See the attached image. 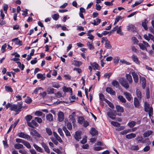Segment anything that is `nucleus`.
Here are the masks:
<instances>
[{
    "label": "nucleus",
    "mask_w": 154,
    "mask_h": 154,
    "mask_svg": "<svg viewBox=\"0 0 154 154\" xmlns=\"http://www.w3.org/2000/svg\"><path fill=\"white\" fill-rule=\"evenodd\" d=\"M22 104V102H20L17 104H12L11 108H10V109L11 111H14L16 112L15 115L18 114L19 113L18 112L21 111V109L23 107Z\"/></svg>",
    "instance_id": "f257e3e1"
},
{
    "label": "nucleus",
    "mask_w": 154,
    "mask_h": 154,
    "mask_svg": "<svg viewBox=\"0 0 154 154\" xmlns=\"http://www.w3.org/2000/svg\"><path fill=\"white\" fill-rule=\"evenodd\" d=\"M119 82L120 84L125 88L128 89L129 88V85L127 81H126L124 78H120L119 80Z\"/></svg>",
    "instance_id": "f03ea898"
},
{
    "label": "nucleus",
    "mask_w": 154,
    "mask_h": 154,
    "mask_svg": "<svg viewBox=\"0 0 154 154\" xmlns=\"http://www.w3.org/2000/svg\"><path fill=\"white\" fill-rule=\"evenodd\" d=\"M32 117L30 115H27L25 117V119L28 125L30 127L34 128L35 127L32 125L31 123H30V121L32 119Z\"/></svg>",
    "instance_id": "7ed1b4c3"
},
{
    "label": "nucleus",
    "mask_w": 154,
    "mask_h": 154,
    "mask_svg": "<svg viewBox=\"0 0 154 154\" xmlns=\"http://www.w3.org/2000/svg\"><path fill=\"white\" fill-rule=\"evenodd\" d=\"M18 136L20 137L26 139L27 140H31V137L28 134H25L23 132H20L18 133Z\"/></svg>",
    "instance_id": "20e7f679"
},
{
    "label": "nucleus",
    "mask_w": 154,
    "mask_h": 154,
    "mask_svg": "<svg viewBox=\"0 0 154 154\" xmlns=\"http://www.w3.org/2000/svg\"><path fill=\"white\" fill-rule=\"evenodd\" d=\"M64 118V115L63 113L61 112H59L58 114V120L59 122H61L63 120Z\"/></svg>",
    "instance_id": "39448f33"
},
{
    "label": "nucleus",
    "mask_w": 154,
    "mask_h": 154,
    "mask_svg": "<svg viewBox=\"0 0 154 154\" xmlns=\"http://www.w3.org/2000/svg\"><path fill=\"white\" fill-rule=\"evenodd\" d=\"M41 144L42 147L44 148L45 151L47 153H50V150L48 146L44 142H42Z\"/></svg>",
    "instance_id": "423d86ee"
},
{
    "label": "nucleus",
    "mask_w": 154,
    "mask_h": 154,
    "mask_svg": "<svg viewBox=\"0 0 154 154\" xmlns=\"http://www.w3.org/2000/svg\"><path fill=\"white\" fill-rule=\"evenodd\" d=\"M140 80L142 82V88L143 89H144L146 84V79L144 77H142L140 75Z\"/></svg>",
    "instance_id": "0eeeda50"
},
{
    "label": "nucleus",
    "mask_w": 154,
    "mask_h": 154,
    "mask_svg": "<svg viewBox=\"0 0 154 154\" xmlns=\"http://www.w3.org/2000/svg\"><path fill=\"white\" fill-rule=\"evenodd\" d=\"M131 74L133 77L134 82L136 83H137L139 79L138 76L135 72H132Z\"/></svg>",
    "instance_id": "6e6552de"
},
{
    "label": "nucleus",
    "mask_w": 154,
    "mask_h": 154,
    "mask_svg": "<svg viewBox=\"0 0 154 154\" xmlns=\"http://www.w3.org/2000/svg\"><path fill=\"white\" fill-rule=\"evenodd\" d=\"M106 91L108 93L112 95H115L116 94L115 92L110 87H107L106 88Z\"/></svg>",
    "instance_id": "1a4fd4ad"
},
{
    "label": "nucleus",
    "mask_w": 154,
    "mask_h": 154,
    "mask_svg": "<svg viewBox=\"0 0 154 154\" xmlns=\"http://www.w3.org/2000/svg\"><path fill=\"white\" fill-rule=\"evenodd\" d=\"M81 132L80 131H77L75 132L74 137L77 140L79 141L81 139Z\"/></svg>",
    "instance_id": "9d476101"
},
{
    "label": "nucleus",
    "mask_w": 154,
    "mask_h": 154,
    "mask_svg": "<svg viewBox=\"0 0 154 154\" xmlns=\"http://www.w3.org/2000/svg\"><path fill=\"white\" fill-rule=\"evenodd\" d=\"M33 146L38 152L41 153H43L44 152V151L42 149L38 146L36 144H33Z\"/></svg>",
    "instance_id": "9b49d317"
},
{
    "label": "nucleus",
    "mask_w": 154,
    "mask_h": 154,
    "mask_svg": "<svg viewBox=\"0 0 154 154\" xmlns=\"http://www.w3.org/2000/svg\"><path fill=\"white\" fill-rule=\"evenodd\" d=\"M131 58L132 59L133 61L136 63L137 64H140V62L139 61L137 56L133 55L132 56Z\"/></svg>",
    "instance_id": "f8f14e48"
},
{
    "label": "nucleus",
    "mask_w": 154,
    "mask_h": 154,
    "mask_svg": "<svg viewBox=\"0 0 154 154\" xmlns=\"http://www.w3.org/2000/svg\"><path fill=\"white\" fill-rule=\"evenodd\" d=\"M125 95L126 98L128 100H131L132 97L131 95L128 92H125L123 93Z\"/></svg>",
    "instance_id": "ddd939ff"
},
{
    "label": "nucleus",
    "mask_w": 154,
    "mask_h": 154,
    "mask_svg": "<svg viewBox=\"0 0 154 154\" xmlns=\"http://www.w3.org/2000/svg\"><path fill=\"white\" fill-rule=\"evenodd\" d=\"M90 133L92 136L97 135L98 134V131L95 129V128H92L90 131Z\"/></svg>",
    "instance_id": "4468645a"
},
{
    "label": "nucleus",
    "mask_w": 154,
    "mask_h": 154,
    "mask_svg": "<svg viewBox=\"0 0 154 154\" xmlns=\"http://www.w3.org/2000/svg\"><path fill=\"white\" fill-rule=\"evenodd\" d=\"M63 91L64 92H70L71 95H72V89L70 88H66L65 86L63 88Z\"/></svg>",
    "instance_id": "2eb2a0df"
},
{
    "label": "nucleus",
    "mask_w": 154,
    "mask_h": 154,
    "mask_svg": "<svg viewBox=\"0 0 154 154\" xmlns=\"http://www.w3.org/2000/svg\"><path fill=\"white\" fill-rule=\"evenodd\" d=\"M152 133V131H147L143 134V137H148Z\"/></svg>",
    "instance_id": "dca6fc26"
},
{
    "label": "nucleus",
    "mask_w": 154,
    "mask_h": 154,
    "mask_svg": "<svg viewBox=\"0 0 154 154\" xmlns=\"http://www.w3.org/2000/svg\"><path fill=\"white\" fill-rule=\"evenodd\" d=\"M53 134L54 137L56 138V140H58L60 143H62L63 142V141L60 137L58 136V135L55 132H53Z\"/></svg>",
    "instance_id": "f3484780"
},
{
    "label": "nucleus",
    "mask_w": 154,
    "mask_h": 154,
    "mask_svg": "<svg viewBox=\"0 0 154 154\" xmlns=\"http://www.w3.org/2000/svg\"><path fill=\"white\" fill-rule=\"evenodd\" d=\"M126 77L129 82V83L130 84H132L133 82L132 76L128 74L126 75Z\"/></svg>",
    "instance_id": "a211bd4d"
},
{
    "label": "nucleus",
    "mask_w": 154,
    "mask_h": 154,
    "mask_svg": "<svg viewBox=\"0 0 154 154\" xmlns=\"http://www.w3.org/2000/svg\"><path fill=\"white\" fill-rule=\"evenodd\" d=\"M116 108L117 112H124L123 108L119 105L116 106Z\"/></svg>",
    "instance_id": "6ab92c4d"
},
{
    "label": "nucleus",
    "mask_w": 154,
    "mask_h": 154,
    "mask_svg": "<svg viewBox=\"0 0 154 154\" xmlns=\"http://www.w3.org/2000/svg\"><path fill=\"white\" fill-rule=\"evenodd\" d=\"M148 23V21L146 19L144 20L143 21L142 23V26L143 27V28L145 30H146L148 29L147 26V24Z\"/></svg>",
    "instance_id": "aec40b11"
},
{
    "label": "nucleus",
    "mask_w": 154,
    "mask_h": 154,
    "mask_svg": "<svg viewBox=\"0 0 154 154\" xmlns=\"http://www.w3.org/2000/svg\"><path fill=\"white\" fill-rule=\"evenodd\" d=\"M136 135L134 133H131L126 135V137L127 139H131L136 137Z\"/></svg>",
    "instance_id": "412c9836"
},
{
    "label": "nucleus",
    "mask_w": 154,
    "mask_h": 154,
    "mask_svg": "<svg viewBox=\"0 0 154 154\" xmlns=\"http://www.w3.org/2000/svg\"><path fill=\"white\" fill-rule=\"evenodd\" d=\"M96 20L97 21V22H96V20H93V22H91V23L94 25H98L101 22V19L99 18H97Z\"/></svg>",
    "instance_id": "4be33fe9"
},
{
    "label": "nucleus",
    "mask_w": 154,
    "mask_h": 154,
    "mask_svg": "<svg viewBox=\"0 0 154 154\" xmlns=\"http://www.w3.org/2000/svg\"><path fill=\"white\" fill-rule=\"evenodd\" d=\"M45 75V74L43 75L41 73H38L37 74V77L38 79H41V80H43L45 78V77L44 76Z\"/></svg>",
    "instance_id": "5701e85b"
},
{
    "label": "nucleus",
    "mask_w": 154,
    "mask_h": 154,
    "mask_svg": "<svg viewBox=\"0 0 154 154\" xmlns=\"http://www.w3.org/2000/svg\"><path fill=\"white\" fill-rule=\"evenodd\" d=\"M105 47L107 49H111L112 46L111 45L110 42L108 40H106L105 43Z\"/></svg>",
    "instance_id": "b1692460"
},
{
    "label": "nucleus",
    "mask_w": 154,
    "mask_h": 154,
    "mask_svg": "<svg viewBox=\"0 0 154 154\" xmlns=\"http://www.w3.org/2000/svg\"><path fill=\"white\" fill-rule=\"evenodd\" d=\"M134 104L135 106L136 107H138L139 106V102L137 97L134 98Z\"/></svg>",
    "instance_id": "393cba45"
},
{
    "label": "nucleus",
    "mask_w": 154,
    "mask_h": 154,
    "mask_svg": "<svg viewBox=\"0 0 154 154\" xmlns=\"http://www.w3.org/2000/svg\"><path fill=\"white\" fill-rule=\"evenodd\" d=\"M63 130L65 133L66 135L67 136H70L71 134L67 130L65 126H63Z\"/></svg>",
    "instance_id": "a878e982"
},
{
    "label": "nucleus",
    "mask_w": 154,
    "mask_h": 154,
    "mask_svg": "<svg viewBox=\"0 0 154 154\" xmlns=\"http://www.w3.org/2000/svg\"><path fill=\"white\" fill-rule=\"evenodd\" d=\"M14 147L15 149H22L24 148L22 144L19 143L15 144L14 145Z\"/></svg>",
    "instance_id": "bb28decb"
},
{
    "label": "nucleus",
    "mask_w": 154,
    "mask_h": 154,
    "mask_svg": "<svg viewBox=\"0 0 154 154\" xmlns=\"http://www.w3.org/2000/svg\"><path fill=\"white\" fill-rule=\"evenodd\" d=\"M144 109L145 111L147 112L148 110L149 109V105L147 102H145L144 103Z\"/></svg>",
    "instance_id": "cd10ccee"
},
{
    "label": "nucleus",
    "mask_w": 154,
    "mask_h": 154,
    "mask_svg": "<svg viewBox=\"0 0 154 154\" xmlns=\"http://www.w3.org/2000/svg\"><path fill=\"white\" fill-rule=\"evenodd\" d=\"M107 114L108 116L111 119H114L115 118L113 116H115V115L112 111H109L107 112Z\"/></svg>",
    "instance_id": "c85d7f7f"
},
{
    "label": "nucleus",
    "mask_w": 154,
    "mask_h": 154,
    "mask_svg": "<svg viewBox=\"0 0 154 154\" xmlns=\"http://www.w3.org/2000/svg\"><path fill=\"white\" fill-rule=\"evenodd\" d=\"M136 95L139 99L140 100L142 98V94L140 90L137 89L136 90Z\"/></svg>",
    "instance_id": "c756f323"
},
{
    "label": "nucleus",
    "mask_w": 154,
    "mask_h": 154,
    "mask_svg": "<svg viewBox=\"0 0 154 154\" xmlns=\"http://www.w3.org/2000/svg\"><path fill=\"white\" fill-rule=\"evenodd\" d=\"M118 98L122 103H125L126 101V99L122 96L119 95L118 97Z\"/></svg>",
    "instance_id": "7c9ffc66"
},
{
    "label": "nucleus",
    "mask_w": 154,
    "mask_h": 154,
    "mask_svg": "<svg viewBox=\"0 0 154 154\" xmlns=\"http://www.w3.org/2000/svg\"><path fill=\"white\" fill-rule=\"evenodd\" d=\"M91 65L92 66L93 68L94 69H99L100 67L99 65L95 63H94L91 64Z\"/></svg>",
    "instance_id": "2f4dec72"
},
{
    "label": "nucleus",
    "mask_w": 154,
    "mask_h": 154,
    "mask_svg": "<svg viewBox=\"0 0 154 154\" xmlns=\"http://www.w3.org/2000/svg\"><path fill=\"white\" fill-rule=\"evenodd\" d=\"M105 101L106 103H107L108 104L109 106L111 108H112V109H113L115 108L113 104V103L111 102H110L109 100H108L106 99L105 100Z\"/></svg>",
    "instance_id": "473e14b6"
},
{
    "label": "nucleus",
    "mask_w": 154,
    "mask_h": 154,
    "mask_svg": "<svg viewBox=\"0 0 154 154\" xmlns=\"http://www.w3.org/2000/svg\"><path fill=\"white\" fill-rule=\"evenodd\" d=\"M46 117L47 120L49 121H52L53 119V116L51 114L47 115Z\"/></svg>",
    "instance_id": "72a5a7b5"
},
{
    "label": "nucleus",
    "mask_w": 154,
    "mask_h": 154,
    "mask_svg": "<svg viewBox=\"0 0 154 154\" xmlns=\"http://www.w3.org/2000/svg\"><path fill=\"white\" fill-rule=\"evenodd\" d=\"M15 41V43L17 45H22V41L18 39V38H15L12 39V41Z\"/></svg>",
    "instance_id": "f704fd0d"
},
{
    "label": "nucleus",
    "mask_w": 154,
    "mask_h": 154,
    "mask_svg": "<svg viewBox=\"0 0 154 154\" xmlns=\"http://www.w3.org/2000/svg\"><path fill=\"white\" fill-rule=\"evenodd\" d=\"M55 89L53 88H47V91L48 92V94H53L54 93V91Z\"/></svg>",
    "instance_id": "c9c22d12"
},
{
    "label": "nucleus",
    "mask_w": 154,
    "mask_h": 154,
    "mask_svg": "<svg viewBox=\"0 0 154 154\" xmlns=\"http://www.w3.org/2000/svg\"><path fill=\"white\" fill-rule=\"evenodd\" d=\"M16 63L19 68L21 69V70H23L25 67L24 65L23 64H21V63L19 61H17Z\"/></svg>",
    "instance_id": "e433bc0d"
},
{
    "label": "nucleus",
    "mask_w": 154,
    "mask_h": 154,
    "mask_svg": "<svg viewBox=\"0 0 154 154\" xmlns=\"http://www.w3.org/2000/svg\"><path fill=\"white\" fill-rule=\"evenodd\" d=\"M82 63L81 61H78L75 60L73 63L72 64L76 66H81Z\"/></svg>",
    "instance_id": "4c0bfd02"
},
{
    "label": "nucleus",
    "mask_w": 154,
    "mask_h": 154,
    "mask_svg": "<svg viewBox=\"0 0 154 154\" xmlns=\"http://www.w3.org/2000/svg\"><path fill=\"white\" fill-rule=\"evenodd\" d=\"M65 125L67 126V128L69 129V130H70L72 129V124L70 122H67V123H66Z\"/></svg>",
    "instance_id": "58836bf2"
},
{
    "label": "nucleus",
    "mask_w": 154,
    "mask_h": 154,
    "mask_svg": "<svg viewBox=\"0 0 154 154\" xmlns=\"http://www.w3.org/2000/svg\"><path fill=\"white\" fill-rule=\"evenodd\" d=\"M136 122L134 121H132L128 124V125L130 128H132L134 127L136 124Z\"/></svg>",
    "instance_id": "ea45409f"
},
{
    "label": "nucleus",
    "mask_w": 154,
    "mask_h": 154,
    "mask_svg": "<svg viewBox=\"0 0 154 154\" xmlns=\"http://www.w3.org/2000/svg\"><path fill=\"white\" fill-rule=\"evenodd\" d=\"M87 45L88 47V48L90 50H93L94 48V47L93 46L92 43H91L90 42H88L87 43Z\"/></svg>",
    "instance_id": "a19ab883"
},
{
    "label": "nucleus",
    "mask_w": 154,
    "mask_h": 154,
    "mask_svg": "<svg viewBox=\"0 0 154 154\" xmlns=\"http://www.w3.org/2000/svg\"><path fill=\"white\" fill-rule=\"evenodd\" d=\"M112 85L116 88H118L119 85V84L118 82L115 80H113L112 82Z\"/></svg>",
    "instance_id": "79ce46f5"
},
{
    "label": "nucleus",
    "mask_w": 154,
    "mask_h": 154,
    "mask_svg": "<svg viewBox=\"0 0 154 154\" xmlns=\"http://www.w3.org/2000/svg\"><path fill=\"white\" fill-rule=\"evenodd\" d=\"M23 144L28 149H30L31 148V146L30 143L27 141L25 140Z\"/></svg>",
    "instance_id": "37998d69"
},
{
    "label": "nucleus",
    "mask_w": 154,
    "mask_h": 154,
    "mask_svg": "<svg viewBox=\"0 0 154 154\" xmlns=\"http://www.w3.org/2000/svg\"><path fill=\"white\" fill-rule=\"evenodd\" d=\"M143 2V1L142 0H140L138 1H136L134 4L132 5L131 7L133 8L139 5L141 3Z\"/></svg>",
    "instance_id": "c03bdc74"
},
{
    "label": "nucleus",
    "mask_w": 154,
    "mask_h": 154,
    "mask_svg": "<svg viewBox=\"0 0 154 154\" xmlns=\"http://www.w3.org/2000/svg\"><path fill=\"white\" fill-rule=\"evenodd\" d=\"M46 131L48 135L51 136L52 134V131L51 129L49 128H46Z\"/></svg>",
    "instance_id": "a18cd8bd"
},
{
    "label": "nucleus",
    "mask_w": 154,
    "mask_h": 154,
    "mask_svg": "<svg viewBox=\"0 0 154 154\" xmlns=\"http://www.w3.org/2000/svg\"><path fill=\"white\" fill-rule=\"evenodd\" d=\"M5 89L8 92H12L13 91L12 88L11 87L9 86H5Z\"/></svg>",
    "instance_id": "49530a36"
},
{
    "label": "nucleus",
    "mask_w": 154,
    "mask_h": 154,
    "mask_svg": "<svg viewBox=\"0 0 154 154\" xmlns=\"http://www.w3.org/2000/svg\"><path fill=\"white\" fill-rule=\"evenodd\" d=\"M148 114L149 117H151L153 115V108L152 107L149 108V109L148 110Z\"/></svg>",
    "instance_id": "de8ad7c7"
},
{
    "label": "nucleus",
    "mask_w": 154,
    "mask_h": 154,
    "mask_svg": "<svg viewBox=\"0 0 154 154\" xmlns=\"http://www.w3.org/2000/svg\"><path fill=\"white\" fill-rule=\"evenodd\" d=\"M111 124L115 127H119L120 126V124L116 122L112 121Z\"/></svg>",
    "instance_id": "09e8293b"
},
{
    "label": "nucleus",
    "mask_w": 154,
    "mask_h": 154,
    "mask_svg": "<svg viewBox=\"0 0 154 154\" xmlns=\"http://www.w3.org/2000/svg\"><path fill=\"white\" fill-rule=\"evenodd\" d=\"M84 120V119L83 117L80 116L79 117L78 120V122L80 124H82Z\"/></svg>",
    "instance_id": "8fccbe9b"
},
{
    "label": "nucleus",
    "mask_w": 154,
    "mask_h": 154,
    "mask_svg": "<svg viewBox=\"0 0 154 154\" xmlns=\"http://www.w3.org/2000/svg\"><path fill=\"white\" fill-rule=\"evenodd\" d=\"M142 143H147V144L149 145L150 144L151 142L149 141V138H146L143 140H142Z\"/></svg>",
    "instance_id": "3c124183"
},
{
    "label": "nucleus",
    "mask_w": 154,
    "mask_h": 154,
    "mask_svg": "<svg viewBox=\"0 0 154 154\" xmlns=\"http://www.w3.org/2000/svg\"><path fill=\"white\" fill-rule=\"evenodd\" d=\"M139 46L140 48L142 50L146 49V47L144 46V44L143 42V43H139Z\"/></svg>",
    "instance_id": "603ef678"
},
{
    "label": "nucleus",
    "mask_w": 154,
    "mask_h": 154,
    "mask_svg": "<svg viewBox=\"0 0 154 154\" xmlns=\"http://www.w3.org/2000/svg\"><path fill=\"white\" fill-rule=\"evenodd\" d=\"M130 132H131L130 130H125L121 131L120 132V134L122 135H124Z\"/></svg>",
    "instance_id": "864d4df0"
},
{
    "label": "nucleus",
    "mask_w": 154,
    "mask_h": 154,
    "mask_svg": "<svg viewBox=\"0 0 154 154\" xmlns=\"http://www.w3.org/2000/svg\"><path fill=\"white\" fill-rule=\"evenodd\" d=\"M117 33L121 35H123V33L121 31V26H120L119 27L118 29L117 30Z\"/></svg>",
    "instance_id": "5fc2aeb1"
},
{
    "label": "nucleus",
    "mask_w": 154,
    "mask_h": 154,
    "mask_svg": "<svg viewBox=\"0 0 154 154\" xmlns=\"http://www.w3.org/2000/svg\"><path fill=\"white\" fill-rule=\"evenodd\" d=\"M36 121L35 120V118H34V119L32 120L31 122H30V123H31L32 125H34L35 127H37L38 125L36 122Z\"/></svg>",
    "instance_id": "6e6d98bb"
},
{
    "label": "nucleus",
    "mask_w": 154,
    "mask_h": 154,
    "mask_svg": "<svg viewBox=\"0 0 154 154\" xmlns=\"http://www.w3.org/2000/svg\"><path fill=\"white\" fill-rule=\"evenodd\" d=\"M25 101L27 103H30L32 102V100L29 97H27L25 100Z\"/></svg>",
    "instance_id": "4d7b16f0"
},
{
    "label": "nucleus",
    "mask_w": 154,
    "mask_h": 154,
    "mask_svg": "<svg viewBox=\"0 0 154 154\" xmlns=\"http://www.w3.org/2000/svg\"><path fill=\"white\" fill-rule=\"evenodd\" d=\"M146 97L147 99H149L150 97V93L149 89V88H147L146 90Z\"/></svg>",
    "instance_id": "13d9d810"
},
{
    "label": "nucleus",
    "mask_w": 154,
    "mask_h": 154,
    "mask_svg": "<svg viewBox=\"0 0 154 154\" xmlns=\"http://www.w3.org/2000/svg\"><path fill=\"white\" fill-rule=\"evenodd\" d=\"M131 149L133 150H137L139 149V147L137 145L132 146L131 147Z\"/></svg>",
    "instance_id": "bf43d9fd"
},
{
    "label": "nucleus",
    "mask_w": 154,
    "mask_h": 154,
    "mask_svg": "<svg viewBox=\"0 0 154 154\" xmlns=\"http://www.w3.org/2000/svg\"><path fill=\"white\" fill-rule=\"evenodd\" d=\"M24 140L19 138H17L16 139V141L17 143H22L23 144Z\"/></svg>",
    "instance_id": "052dcab7"
},
{
    "label": "nucleus",
    "mask_w": 154,
    "mask_h": 154,
    "mask_svg": "<svg viewBox=\"0 0 154 154\" xmlns=\"http://www.w3.org/2000/svg\"><path fill=\"white\" fill-rule=\"evenodd\" d=\"M99 98L100 99L101 101L104 100L105 101V100L106 99H105L104 95L102 94H99Z\"/></svg>",
    "instance_id": "680f3d73"
},
{
    "label": "nucleus",
    "mask_w": 154,
    "mask_h": 154,
    "mask_svg": "<svg viewBox=\"0 0 154 154\" xmlns=\"http://www.w3.org/2000/svg\"><path fill=\"white\" fill-rule=\"evenodd\" d=\"M59 17V15L57 14H54L52 16V18L55 20H57Z\"/></svg>",
    "instance_id": "e2e57ef3"
},
{
    "label": "nucleus",
    "mask_w": 154,
    "mask_h": 154,
    "mask_svg": "<svg viewBox=\"0 0 154 154\" xmlns=\"http://www.w3.org/2000/svg\"><path fill=\"white\" fill-rule=\"evenodd\" d=\"M136 140L139 142H142L143 140V137L142 136H138L136 138Z\"/></svg>",
    "instance_id": "0e129e2a"
},
{
    "label": "nucleus",
    "mask_w": 154,
    "mask_h": 154,
    "mask_svg": "<svg viewBox=\"0 0 154 154\" xmlns=\"http://www.w3.org/2000/svg\"><path fill=\"white\" fill-rule=\"evenodd\" d=\"M35 120H36L38 123H40L42 122V120L41 118L38 117H35Z\"/></svg>",
    "instance_id": "69168bd1"
},
{
    "label": "nucleus",
    "mask_w": 154,
    "mask_h": 154,
    "mask_svg": "<svg viewBox=\"0 0 154 154\" xmlns=\"http://www.w3.org/2000/svg\"><path fill=\"white\" fill-rule=\"evenodd\" d=\"M134 26L132 25V24H130L128 26L127 29L128 31L131 30H132L133 29H134Z\"/></svg>",
    "instance_id": "338daca9"
},
{
    "label": "nucleus",
    "mask_w": 154,
    "mask_h": 154,
    "mask_svg": "<svg viewBox=\"0 0 154 154\" xmlns=\"http://www.w3.org/2000/svg\"><path fill=\"white\" fill-rule=\"evenodd\" d=\"M19 152L22 154H26L27 152L25 149H20L19 151Z\"/></svg>",
    "instance_id": "774afa93"
}]
</instances>
